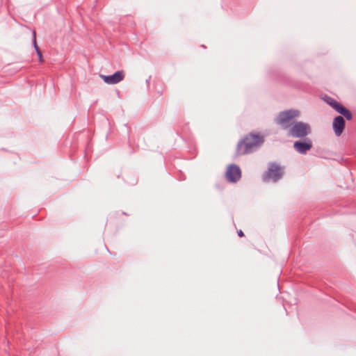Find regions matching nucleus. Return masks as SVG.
Instances as JSON below:
<instances>
[{
	"label": "nucleus",
	"mask_w": 356,
	"mask_h": 356,
	"mask_svg": "<svg viewBox=\"0 0 356 356\" xmlns=\"http://www.w3.org/2000/svg\"><path fill=\"white\" fill-rule=\"evenodd\" d=\"M300 111L296 109L286 110L280 112L275 118V122L282 129H287L295 118L299 117Z\"/></svg>",
	"instance_id": "obj_2"
},
{
	"label": "nucleus",
	"mask_w": 356,
	"mask_h": 356,
	"mask_svg": "<svg viewBox=\"0 0 356 356\" xmlns=\"http://www.w3.org/2000/svg\"><path fill=\"white\" fill-rule=\"evenodd\" d=\"M338 113L343 115L348 120H351L353 118L352 113L343 106L340 108Z\"/></svg>",
	"instance_id": "obj_9"
},
{
	"label": "nucleus",
	"mask_w": 356,
	"mask_h": 356,
	"mask_svg": "<svg viewBox=\"0 0 356 356\" xmlns=\"http://www.w3.org/2000/svg\"><path fill=\"white\" fill-rule=\"evenodd\" d=\"M282 175L281 168L275 164H270L268 171L264 175L265 181L273 180L277 181Z\"/></svg>",
	"instance_id": "obj_4"
},
{
	"label": "nucleus",
	"mask_w": 356,
	"mask_h": 356,
	"mask_svg": "<svg viewBox=\"0 0 356 356\" xmlns=\"http://www.w3.org/2000/svg\"><path fill=\"white\" fill-rule=\"evenodd\" d=\"M310 133L309 124L299 122L292 126L289 131V135L295 138H303Z\"/></svg>",
	"instance_id": "obj_3"
},
{
	"label": "nucleus",
	"mask_w": 356,
	"mask_h": 356,
	"mask_svg": "<svg viewBox=\"0 0 356 356\" xmlns=\"http://www.w3.org/2000/svg\"><path fill=\"white\" fill-rule=\"evenodd\" d=\"M33 46H34L35 50L37 51V47H38L37 42H36L35 31H33Z\"/></svg>",
	"instance_id": "obj_12"
},
{
	"label": "nucleus",
	"mask_w": 356,
	"mask_h": 356,
	"mask_svg": "<svg viewBox=\"0 0 356 356\" xmlns=\"http://www.w3.org/2000/svg\"><path fill=\"white\" fill-rule=\"evenodd\" d=\"M124 75H125L124 72L121 70V71H117L112 75H109V76L102 75L101 77L106 83L110 84V85H113V84L118 83L119 82L122 81L124 78Z\"/></svg>",
	"instance_id": "obj_6"
},
{
	"label": "nucleus",
	"mask_w": 356,
	"mask_h": 356,
	"mask_svg": "<svg viewBox=\"0 0 356 356\" xmlns=\"http://www.w3.org/2000/svg\"><path fill=\"white\" fill-rule=\"evenodd\" d=\"M327 103L330 104L333 108H334L337 112L341 108L342 105H341L337 101L332 99V98H327L326 100Z\"/></svg>",
	"instance_id": "obj_10"
},
{
	"label": "nucleus",
	"mask_w": 356,
	"mask_h": 356,
	"mask_svg": "<svg viewBox=\"0 0 356 356\" xmlns=\"http://www.w3.org/2000/svg\"><path fill=\"white\" fill-rule=\"evenodd\" d=\"M225 176L229 182H236L241 177V169L235 164L229 165L227 167Z\"/></svg>",
	"instance_id": "obj_5"
},
{
	"label": "nucleus",
	"mask_w": 356,
	"mask_h": 356,
	"mask_svg": "<svg viewBox=\"0 0 356 356\" xmlns=\"http://www.w3.org/2000/svg\"><path fill=\"white\" fill-rule=\"evenodd\" d=\"M264 143V138L259 134H250L245 136L237 145L236 154L244 155L254 151Z\"/></svg>",
	"instance_id": "obj_1"
},
{
	"label": "nucleus",
	"mask_w": 356,
	"mask_h": 356,
	"mask_svg": "<svg viewBox=\"0 0 356 356\" xmlns=\"http://www.w3.org/2000/svg\"><path fill=\"white\" fill-rule=\"evenodd\" d=\"M334 132L337 136H340L345 128V120L343 117H336L332 122Z\"/></svg>",
	"instance_id": "obj_7"
},
{
	"label": "nucleus",
	"mask_w": 356,
	"mask_h": 356,
	"mask_svg": "<svg viewBox=\"0 0 356 356\" xmlns=\"http://www.w3.org/2000/svg\"><path fill=\"white\" fill-rule=\"evenodd\" d=\"M37 54H38V58H39V60L42 63L43 62V58H42V53L39 49V47H37Z\"/></svg>",
	"instance_id": "obj_11"
},
{
	"label": "nucleus",
	"mask_w": 356,
	"mask_h": 356,
	"mask_svg": "<svg viewBox=\"0 0 356 356\" xmlns=\"http://www.w3.org/2000/svg\"><path fill=\"white\" fill-rule=\"evenodd\" d=\"M294 149L300 154H305L312 147V143L310 140L307 139L303 142L296 141L293 144Z\"/></svg>",
	"instance_id": "obj_8"
},
{
	"label": "nucleus",
	"mask_w": 356,
	"mask_h": 356,
	"mask_svg": "<svg viewBox=\"0 0 356 356\" xmlns=\"http://www.w3.org/2000/svg\"><path fill=\"white\" fill-rule=\"evenodd\" d=\"M238 235L240 236V237H243L244 236V234L243 232L241 231V230H239L238 232Z\"/></svg>",
	"instance_id": "obj_13"
}]
</instances>
